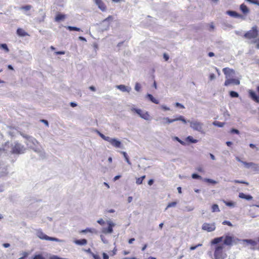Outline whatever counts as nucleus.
Wrapping results in <instances>:
<instances>
[{"label": "nucleus", "instance_id": "50", "mask_svg": "<svg viewBox=\"0 0 259 259\" xmlns=\"http://www.w3.org/2000/svg\"><path fill=\"white\" fill-rule=\"evenodd\" d=\"M201 245H202V244H197V245H195V246H191V247H190V250H193L195 249H196L197 247H198V246H201Z\"/></svg>", "mask_w": 259, "mask_h": 259}, {"label": "nucleus", "instance_id": "44", "mask_svg": "<svg viewBox=\"0 0 259 259\" xmlns=\"http://www.w3.org/2000/svg\"><path fill=\"white\" fill-rule=\"evenodd\" d=\"M175 106L176 107H179V108H180L181 109H184L185 108V107H184V106L183 105H182V104H180V103H179L178 102L176 103Z\"/></svg>", "mask_w": 259, "mask_h": 259}, {"label": "nucleus", "instance_id": "6", "mask_svg": "<svg viewBox=\"0 0 259 259\" xmlns=\"http://www.w3.org/2000/svg\"><path fill=\"white\" fill-rule=\"evenodd\" d=\"M37 236L41 240L60 242V240L57 238L49 237L45 234L41 230H39L36 233Z\"/></svg>", "mask_w": 259, "mask_h": 259}, {"label": "nucleus", "instance_id": "23", "mask_svg": "<svg viewBox=\"0 0 259 259\" xmlns=\"http://www.w3.org/2000/svg\"><path fill=\"white\" fill-rule=\"evenodd\" d=\"M117 89L120 90L122 92H130L131 90V88H127L125 85L123 84H120L117 86Z\"/></svg>", "mask_w": 259, "mask_h": 259}, {"label": "nucleus", "instance_id": "18", "mask_svg": "<svg viewBox=\"0 0 259 259\" xmlns=\"http://www.w3.org/2000/svg\"><path fill=\"white\" fill-rule=\"evenodd\" d=\"M239 197L242 199H245L247 200H251L252 199V197L250 195H246L243 193H240L239 194Z\"/></svg>", "mask_w": 259, "mask_h": 259}, {"label": "nucleus", "instance_id": "53", "mask_svg": "<svg viewBox=\"0 0 259 259\" xmlns=\"http://www.w3.org/2000/svg\"><path fill=\"white\" fill-rule=\"evenodd\" d=\"M231 133H235V134H239V131L238 130L234 129V128H232L231 130Z\"/></svg>", "mask_w": 259, "mask_h": 259}, {"label": "nucleus", "instance_id": "52", "mask_svg": "<svg viewBox=\"0 0 259 259\" xmlns=\"http://www.w3.org/2000/svg\"><path fill=\"white\" fill-rule=\"evenodd\" d=\"M141 89V86L140 85L137 83L136 85H135V90L137 91H139Z\"/></svg>", "mask_w": 259, "mask_h": 259}, {"label": "nucleus", "instance_id": "5", "mask_svg": "<svg viewBox=\"0 0 259 259\" xmlns=\"http://www.w3.org/2000/svg\"><path fill=\"white\" fill-rule=\"evenodd\" d=\"M25 150L24 146L16 142L12 146L11 152L13 154H20L23 153Z\"/></svg>", "mask_w": 259, "mask_h": 259}, {"label": "nucleus", "instance_id": "9", "mask_svg": "<svg viewBox=\"0 0 259 259\" xmlns=\"http://www.w3.org/2000/svg\"><path fill=\"white\" fill-rule=\"evenodd\" d=\"M202 229L207 232L213 231L215 229V224L205 223L202 226Z\"/></svg>", "mask_w": 259, "mask_h": 259}, {"label": "nucleus", "instance_id": "56", "mask_svg": "<svg viewBox=\"0 0 259 259\" xmlns=\"http://www.w3.org/2000/svg\"><path fill=\"white\" fill-rule=\"evenodd\" d=\"M102 255H103V259H109V256L106 253L103 252Z\"/></svg>", "mask_w": 259, "mask_h": 259}, {"label": "nucleus", "instance_id": "31", "mask_svg": "<svg viewBox=\"0 0 259 259\" xmlns=\"http://www.w3.org/2000/svg\"><path fill=\"white\" fill-rule=\"evenodd\" d=\"M204 181L207 183H211L212 184H216L217 183V182L210 179H204Z\"/></svg>", "mask_w": 259, "mask_h": 259}, {"label": "nucleus", "instance_id": "14", "mask_svg": "<svg viewBox=\"0 0 259 259\" xmlns=\"http://www.w3.org/2000/svg\"><path fill=\"white\" fill-rule=\"evenodd\" d=\"M226 14L229 15L230 16L236 18H241L243 19V16L242 15L239 14L238 13L233 11H227L226 12Z\"/></svg>", "mask_w": 259, "mask_h": 259}, {"label": "nucleus", "instance_id": "28", "mask_svg": "<svg viewBox=\"0 0 259 259\" xmlns=\"http://www.w3.org/2000/svg\"><path fill=\"white\" fill-rule=\"evenodd\" d=\"M211 209H212V212L220 211V209H219V206H218V205H217L216 204H213L211 206Z\"/></svg>", "mask_w": 259, "mask_h": 259}, {"label": "nucleus", "instance_id": "60", "mask_svg": "<svg viewBox=\"0 0 259 259\" xmlns=\"http://www.w3.org/2000/svg\"><path fill=\"white\" fill-rule=\"evenodd\" d=\"M120 153L123 155V156L124 157V158L128 156L127 153L125 152H124V151H121Z\"/></svg>", "mask_w": 259, "mask_h": 259}, {"label": "nucleus", "instance_id": "11", "mask_svg": "<svg viewBox=\"0 0 259 259\" xmlns=\"http://www.w3.org/2000/svg\"><path fill=\"white\" fill-rule=\"evenodd\" d=\"M240 80L238 78H228L226 79L225 82H224V85L225 86H229L231 84H234V85H239L240 84Z\"/></svg>", "mask_w": 259, "mask_h": 259}, {"label": "nucleus", "instance_id": "13", "mask_svg": "<svg viewBox=\"0 0 259 259\" xmlns=\"http://www.w3.org/2000/svg\"><path fill=\"white\" fill-rule=\"evenodd\" d=\"M98 8L103 12L106 11L107 7L102 0H94Z\"/></svg>", "mask_w": 259, "mask_h": 259}, {"label": "nucleus", "instance_id": "35", "mask_svg": "<svg viewBox=\"0 0 259 259\" xmlns=\"http://www.w3.org/2000/svg\"><path fill=\"white\" fill-rule=\"evenodd\" d=\"M21 255L18 259H25L27 257L28 253L27 252H23Z\"/></svg>", "mask_w": 259, "mask_h": 259}, {"label": "nucleus", "instance_id": "59", "mask_svg": "<svg viewBox=\"0 0 259 259\" xmlns=\"http://www.w3.org/2000/svg\"><path fill=\"white\" fill-rule=\"evenodd\" d=\"M125 159L126 161V162L129 164V165H131L132 164V163L131 162L130 159H129V158H128V156H127L125 158Z\"/></svg>", "mask_w": 259, "mask_h": 259}, {"label": "nucleus", "instance_id": "47", "mask_svg": "<svg viewBox=\"0 0 259 259\" xmlns=\"http://www.w3.org/2000/svg\"><path fill=\"white\" fill-rule=\"evenodd\" d=\"M92 256L94 259H101L99 255L95 254L94 253H92Z\"/></svg>", "mask_w": 259, "mask_h": 259}, {"label": "nucleus", "instance_id": "33", "mask_svg": "<svg viewBox=\"0 0 259 259\" xmlns=\"http://www.w3.org/2000/svg\"><path fill=\"white\" fill-rule=\"evenodd\" d=\"M245 241L252 246H255L256 245V242L255 241L251 239L245 240Z\"/></svg>", "mask_w": 259, "mask_h": 259}, {"label": "nucleus", "instance_id": "21", "mask_svg": "<svg viewBox=\"0 0 259 259\" xmlns=\"http://www.w3.org/2000/svg\"><path fill=\"white\" fill-rule=\"evenodd\" d=\"M74 243L77 245H83L87 244V240L85 239L75 240Z\"/></svg>", "mask_w": 259, "mask_h": 259}, {"label": "nucleus", "instance_id": "42", "mask_svg": "<svg viewBox=\"0 0 259 259\" xmlns=\"http://www.w3.org/2000/svg\"><path fill=\"white\" fill-rule=\"evenodd\" d=\"M33 259H46L42 255L40 254H37L34 256Z\"/></svg>", "mask_w": 259, "mask_h": 259}, {"label": "nucleus", "instance_id": "17", "mask_svg": "<svg viewBox=\"0 0 259 259\" xmlns=\"http://www.w3.org/2000/svg\"><path fill=\"white\" fill-rule=\"evenodd\" d=\"M110 144L115 148H120L121 147V143L116 139H112L111 140Z\"/></svg>", "mask_w": 259, "mask_h": 259}, {"label": "nucleus", "instance_id": "34", "mask_svg": "<svg viewBox=\"0 0 259 259\" xmlns=\"http://www.w3.org/2000/svg\"><path fill=\"white\" fill-rule=\"evenodd\" d=\"M31 6L30 5H26V6H22L21 8V9L24 10L25 11H29L31 9Z\"/></svg>", "mask_w": 259, "mask_h": 259}, {"label": "nucleus", "instance_id": "27", "mask_svg": "<svg viewBox=\"0 0 259 259\" xmlns=\"http://www.w3.org/2000/svg\"><path fill=\"white\" fill-rule=\"evenodd\" d=\"M225 122H222L218 121H214L213 122V124L215 126H218V127H223L225 125Z\"/></svg>", "mask_w": 259, "mask_h": 259}, {"label": "nucleus", "instance_id": "54", "mask_svg": "<svg viewBox=\"0 0 259 259\" xmlns=\"http://www.w3.org/2000/svg\"><path fill=\"white\" fill-rule=\"evenodd\" d=\"M112 139L110 138L109 137H107L105 136V138L103 139L105 141H108L110 143L111 140H112Z\"/></svg>", "mask_w": 259, "mask_h": 259}, {"label": "nucleus", "instance_id": "62", "mask_svg": "<svg viewBox=\"0 0 259 259\" xmlns=\"http://www.w3.org/2000/svg\"><path fill=\"white\" fill-rule=\"evenodd\" d=\"M153 183H154L153 180L150 179V180H149L148 184L149 185L151 186L153 184Z\"/></svg>", "mask_w": 259, "mask_h": 259}, {"label": "nucleus", "instance_id": "16", "mask_svg": "<svg viewBox=\"0 0 259 259\" xmlns=\"http://www.w3.org/2000/svg\"><path fill=\"white\" fill-rule=\"evenodd\" d=\"M114 226V224L112 222L108 223V227L107 228L104 229L103 232L104 233H112L113 232V227Z\"/></svg>", "mask_w": 259, "mask_h": 259}, {"label": "nucleus", "instance_id": "10", "mask_svg": "<svg viewBox=\"0 0 259 259\" xmlns=\"http://www.w3.org/2000/svg\"><path fill=\"white\" fill-rule=\"evenodd\" d=\"M223 72L226 79L231 78L235 75V71L233 69L226 67L223 69Z\"/></svg>", "mask_w": 259, "mask_h": 259}, {"label": "nucleus", "instance_id": "41", "mask_svg": "<svg viewBox=\"0 0 259 259\" xmlns=\"http://www.w3.org/2000/svg\"><path fill=\"white\" fill-rule=\"evenodd\" d=\"M113 19V17L112 16H109L108 17L105 18L103 22H105L106 21H111Z\"/></svg>", "mask_w": 259, "mask_h": 259}, {"label": "nucleus", "instance_id": "55", "mask_svg": "<svg viewBox=\"0 0 259 259\" xmlns=\"http://www.w3.org/2000/svg\"><path fill=\"white\" fill-rule=\"evenodd\" d=\"M50 259H65V258L60 257L57 255H53V256H51Z\"/></svg>", "mask_w": 259, "mask_h": 259}, {"label": "nucleus", "instance_id": "7", "mask_svg": "<svg viewBox=\"0 0 259 259\" xmlns=\"http://www.w3.org/2000/svg\"><path fill=\"white\" fill-rule=\"evenodd\" d=\"M164 124H169L176 121H182L184 123H187V121L183 116L180 115L178 117L174 119H170L168 117H164L163 118Z\"/></svg>", "mask_w": 259, "mask_h": 259}, {"label": "nucleus", "instance_id": "4", "mask_svg": "<svg viewBox=\"0 0 259 259\" xmlns=\"http://www.w3.org/2000/svg\"><path fill=\"white\" fill-rule=\"evenodd\" d=\"M131 111L137 114L140 117L145 120H148L150 119V116L147 111L144 112L141 109L136 108H131Z\"/></svg>", "mask_w": 259, "mask_h": 259}, {"label": "nucleus", "instance_id": "30", "mask_svg": "<svg viewBox=\"0 0 259 259\" xmlns=\"http://www.w3.org/2000/svg\"><path fill=\"white\" fill-rule=\"evenodd\" d=\"M67 28L70 31H80L81 30L79 28L74 26H68Z\"/></svg>", "mask_w": 259, "mask_h": 259}, {"label": "nucleus", "instance_id": "1", "mask_svg": "<svg viewBox=\"0 0 259 259\" xmlns=\"http://www.w3.org/2000/svg\"><path fill=\"white\" fill-rule=\"evenodd\" d=\"M224 239V244L228 246L232 245L233 242H235V239L233 237L230 235H226L225 237L222 236L213 239L211 241V244H217L222 241Z\"/></svg>", "mask_w": 259, "mask_h": 259}, {"label": "nucleus", "instance_id": "25", "mask_svg": "<svg viewBox=\"0 0 259 259\" xmlns=\"http://www.w3.org/2000/svg\"><path fill=\"white\" fill-rule=\"evenodd\" d=\"M186 141L191 143H196L198 142L197 140L194 139L193 138L190 136L186 138Z\"/></svg>", "mask_w": 259, "mask_h": 259}, {"label": "nucleus", "instance_id": "39", "mask_svg": "<svg viewBox=\"0 0 259 259\" xmlns=\"http://www.w3.org/2000/svg\"><path fill=\"white\" fill-rule=\"evenodd\" d=\"M224 203L228 206H234L235 205L234 203L232 201H224Z\"/></svg>", "mask_w": 259, "mask_h": 259}, {"label": "nucleus", "instance_id": "20", "mask_svg": "<svg viewBox=\"0 0 259 259\" xmlns=\"http://www.w3.org/2000/svg\"><path fill=\"white\" fill-rule=\"evenodd\" d=\"M17 33L19 36H25L28 35V34L22 28H18L17 30Z\"/></svg>", "mask_w": 259, "mask_h": 259}, {"label": "nucleus", "instance_id": "15", "mask_svg": "<svg viewBox=\"0 0 259 259\" xmlns=\"http://www.w3.org/2000/svg\"><path fill=\"white\" fill-rule=\"evenodd\" d=\"M240 10L242 13L243 16H246L249 13V9L244 4L240 6Z\"/></svg>", "mask_w": 259, "mask_h": 259}, {"label": "nucleus", "instance_id": "51", "mask_svg": "<svg viewBox=\"0 0 259 259\" xmlns=\"http://www.w3.org/2000/svg\"><path fill=\"white\" fill-rule=\"evenodd\" d=\"M215 78V75L213 73H211L209 75V78L210 80H212Z\"/></svg>", "mask_w": 259, "mask_h": 259}, {"label": "nucleus", "instance_id": "24", "mask_svg": "<svg viewBox=\"0 0 259 259\" xmlns=\"http://www.w3.org/2000/svg\"><path fill=\"white\" fill-rule=\"evenodd\" d=\"M147 98L153 103L158 104H159V101L156 99L152 95L148 94L147 95Z\"/></svg>", "mask_w": 259, "mask_h": 259}, {"label": "nucleus", "instance_id": "12", "mask_svg": "<svg viewBox=\"0 0 259 259\" xmlns=\"http://www.w3.org/2000/svg\"><path fill=\"white\" fill-rule=\"evenodd\" d=\"M256 91L258 94V96H257L254 92L253 91L250 90L249 91V95L250 97L256 103H259V86L256 87Z\"/></svg>", "mask_w": 259, "mask_h": 259}, {"label": "nucleus", "instance_id": "19", "mask_svg": "<svg viewBox=\"0 0 259 259\" xmlns=\"http://www.w3.org/2000/svg\"><path fill=\"white\" fill-rule=\"evenodd\" d=\"M236 159L238 161H240V162H241L244 165V166L246 167H249L250 166H256V164H254V163L253 162H245V161H241L239 158L238 157H236Z\"/></svg>", "mask_w": 259, "mask_h": 259}, {"label": "nucleus", "instance_id": "63", "mask_svg": "<svg viewBox=\"0 0 259 259\" xmlns=\"http://www.w3.org/2000/svg\"><path fill=\"white\" fill-rule=\"evenodd\" d=\"M209 27H210V30H213L214 28V26L213 25V23H211L210 24H209Z\"/></svg>", "mask_w": 259, "mask_h": 259}, {"label": "nucleus", "instance_id": "40", "mask_svg": "<svg viewBox=\"0 0 259 259\" xmlns=\"http://www.w3.org/2000/svg\"><path fill=\"white\" fill-rule=\"evenodd\" d=\"M234 182L235 183H238V184H245L246 185H248V182H244V181H243L235 180Z\"/></svg>", "mask_w": 259, "mask_h": 259}, {"label": "nucleus", "instance_id": "36", "mask_svg": "<svg viewBox=\"0 0 259 259\" xmlns=\"http://www.w3.org/2000/svg\"><path fill=\"white\" fill-rule=\"evenodd\" d=\"M177 205V202H171L168 204L166 209L171 207H175Z\"/></svg>", "mask_w": 259, "mask_h": 259}, {"label": "nucleus", "instance_id": "57", "mask_svg": "<svg viewBox=\"0 0 259 259\" xmlns=\"http://www.w3.org/2000/svg\"><path fill=\"white\" fill-rule=\"evenodd\" d=\"M40 121V122H43L44 123H45L47 126H49V122H48V121L47 120L41 119Z\"/></svg>", "mask_w": 259, "mask_h": 259}, {"label": "nucleus", "instance_id": "37", "mask_svg": "<svg viewBox=\"0 0 259 259\" xmlns=\"http://www.w3.org/2000/svg\"><path fill=\"white\" fill-rule=\"evenodd\" d=\"M116 252H117V248L116 247H115L113 248V249L112 250H111V251H110L109 253L111 256H114V255H115L116 254Z\"/></svg>", "mask_w": 259, "mask_h": 259}, {"label": "nucleus", "instance_id": "46", "mask_svg": "<svg viewBox=\"0 0 259 259\" xmlns=\"http://www.w3.org/2000/svg\"><path fill=\"white\" fill-rule=\"evenodd\" d=\"M253 42L256 44V48L259 49V38L254 40Z\"/></svg>", "mask_w": 259, "mask_h": 259}, {"label": "nucleus", "instance_id": "58", "mask_svg": "<svg viewBox=\"0 0 259 259\" xmlns=\"http://www.w3.org/2000/svg\"><path fill=\"white\" fill-rule=\"evenodd\" d=\"M163 58L166 61H168V60L169 59V56L166 53H164L163 54Z\"/></svg>", "mask_w": 259, "mask_h": 259}, {"label": "nucleus", "instance_id": "61", "mask_svg": "<svg viewBox=\"0 0 259 259\" xmlns=\"http://www.w3.org/2000/svg\"><path fill=\"white\" fill-rule=\"evenodd\" d=\"M55 53L57 55H64L65 54V52L63 51H58L56 52Z\"/></svg>", "mask_w": 259, "mask_h": 259}, {"label": "nucleus", "instance_id": "64", "mask_svg": "<svg viewBox=\"0 0 259 259\" xmlns=\"http://www.w3.org/2000/svg\"><path fill=\"white\" fill-rule=\"evenodd\" d=\"M98 223L100 225H103L104 224V222L102 219L98 220Z\"/></svg>", "mask_w": 259, "mask_h": 259}, {"label": "nucleus", "instance_id": "45", "mask_svg": "<svg viewBox=\"0 0 259 259\" xmlns=\"http://www.w3.org/2000/svg\"><path fill=\"white\" fill-rule=\"evenodd\" d=\"M222 224L223 225H228L230 227H232L233 226L232 224H231V223L228 221H224Z\"/></svg>", "mask_w": 259, "mask_h": 259}, {"label": "nucleus", "instance_id": "22", "mask_svg": "<svg viewBox=\"0 0 259 259\" xmlns=\"http://www.w3.org/2000/svg\"><path fill=\"white\" fill-rule=\"evenodd\" d=\"M66 17V16L64 14L58 13L56 15L55 17V21L57 22H59L61 20H63Z\"/></svg>", "mask_w": 259, "mask_h": 259}, {"label": "nucleus", "instance_id": "32", "mask_svg": "<svg viewBox=\"0 0 259 259\" xmlns=\"http://www.w3.org/2000/svg\"><path fill=\"white\" fill-rule=\"evenodd\" d=\"M0 48L3 49L5 50L6 52H9V49L7 47V45L6 44H3L0 45Z\"/></svg>", "mask_w": 259, "mask_h": 259}, {"label": "nucleus", "instance_id": "38", "mask_svg": "<svg viewBox=\"0 0 259 259\" xmlns=\"http://www.w3.org/2000/svg\"><path fill=\"white\" fill-rule=\"evenodd\" d=\"M192 178L195 179H201L202 178L200 176L198 175L197 174H193L192 175Z\"/></svg>", "mask_w": 259, "mask_h": 259}, {"label": "nucleus", "instance_id": "48", "mask_svg": "<svg viewBox=\"0 0 259 259\" xmlns=\"http://www.w3.org/2000/svg\"><path fill=\"white\" fill-rule=\"evenodd\" d=\"M81 233H87V232H93V231L90 228H87L84 230H83L81 231Z\"/></svg>", "mask_w": 259, "mask_h": 259}, {"label": "nucleus", "instance_id": "26", "mask_svg": "<svg viewBox=\"0 0 259 259\" xmlns=\"http://www.w3.org/2000/svg\"><path fill=\"white\" fill-rule=\"evenodd\" d=\"M145 178H146V176L144 175L140 178H137L136 180V184L137 185L142 184L143 180L145 179Z\"/></svg>", "mask_w": 259, "mask_h": 259}, {"label": "nucleus", "instance_id": "8", "mask_svg": "<svg viewBox=\"0 0 259 259\" xmlns=\"http://www.w3.org/2000/svg\"><path fill=\"white\" fill-rule=\"evenodd\" d=\"M190 126L194 130L197 131L201 133L204 134V132L203 130V123L197 121L190 122Z\"/></svg>", "mask_w": 259, "mask_h": 259}, {"label": "nucleus", "instance_id": "29", "mask_svg": "<svg viewBox=\"0 0 259 259\" xmlns=\"http://www.w3.org/2000/svg\"><path fill=\"white\" fill-rule=\"evenodd\" d=\"M229 95L232 98H238L239 97V94L237 92L233 91L229 92Z\"/></svg>", "mask_w": 259, "mask_h": 259}, {"label": "nucleus", "instance_id": "2", "mask_svg": "<svg viewBox=\"0 0 259 259\" xmlns=\"http://www.w3.org/2000/svg\"><path fill=\"white\" fill-rule=\"evenodd\" d=\"M223 245H218L215 248L214 252V259H225L227 257V254L223 251Z\"/></svg>", "mask_w": 259, "mask_h": 259}, {"label": "nucleus", "instance_id": "43", "mask_svg": "<svg viewBox=\"0 0 259 259\" xmlns=\"http://www.w3.org/2000/svg\"><path fill=\"white\" fill-rule=\"evenodd\" d=\"M247 1L259 6V0H247Z\"/></svg>", "mask_w": 259, "mask_h": 259}, {"label": "nucleus", "instance_id": "49", "mask_svg": "<svg viewBox=\"0 0 259 259\" xmlns=\"http://www.w3.org/2000/svg\"><path fill=\"white\" fill-rule=\"evenodd\" d=\"M175 139L176 140H177V141H178L180 144H181L182 145H185V142H183V141L181 140L178 137H175Z\"/></svg>", "mask_w": 259, "mask_h": 259}, {"label": "nucleus", "instance_id": "3", "mask_svg": "<svg viewBox=\"0 0 259 259\" xmlns=\"http://www.w3.org/2000/svg\"><path fill=\"white\" fill-rule=\"evenodd\" d=\"M258 35V31L256 26H253L252 28L247 31L243 35L244 37L248 39H254L257 37Z\"/></svg>", "mask_w": 259, "mask_h": 259}]
</instances>
